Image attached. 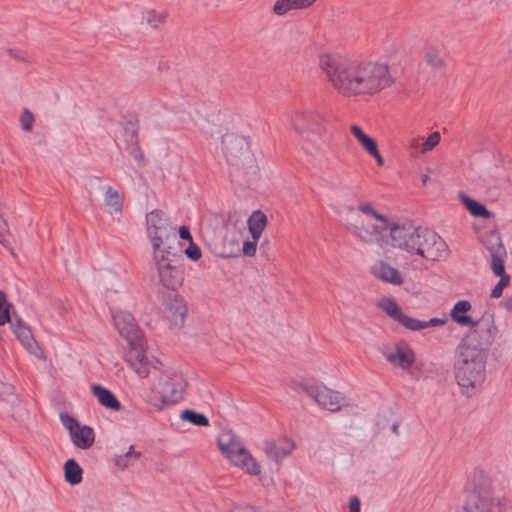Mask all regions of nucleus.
Masks as SVG:
<instances>
[{
  "label": "nucleus",
  "instance_id": "18",
  "mask_svg": "<svg viewBox=\"0 0 512 512\" xmlns=\"http://www.w3.org/2000/svg\"><path fill=\"white\" fill-rule=\"evenodd\" d=\"M294 448L295 443L292 440L282 438L277 441H266L263 450L267 457L279 462L290 455Z\"/></svg>",
  "mask_w": 512,
  "mask_h": 512
},
{
  "label": "nucleus",
  "instance_id": "12",
  "mask_svg": "<svg viewBox=\"0 0 512 512\" xmlns=\"http://www.w3.org/2000/svg\"><path fill=\"white\" fill-rule=\"evenodd\" d=\"M158 385L162 403L173 404L183 398L188 383L183 373L169 370L160 376Z\"/></svg>",
  "mask_w": 512,
  "mask_h": 512
},
{
  "label": "nucleus",
  "instance_id": "31",
  "mask_svg": "<svg viewBox=\"0 0 512 512\" xmlns=\"http://www.w3.org/2000/svg\"><path fill=\"white\" fill-rule=\"evenodd\" d=\"M141 456L140 452L134 450V446H130L128 451L115 458V465L120 469H125L134 462H136Z\"/></svg>",
  "mask_w": 512,
  "mask_h": 512
},
{
  "label": "nucleus",
  "instance_id": "6",
  "mask_svg": "<svg viewBox=\"0 0 512 512\" xmlns=\"http://www.w3.org/2000/svg\"><path fill=\"white\" fill-rule=\"evenodd\" d=\"M222 151L231 174L246 173L255 169V160L247 138L235 133H226L222 137Z\"/></svg>",
  "mask_w": 512,
  "mask_h": 512
},
{
  "label": "nucleus",
  "instance_id": "13",
  "mask_svg": "<svg viewBox=\"0 0 512 512\" xmlns=\"http://www.w3.org/2000/svg\"><path fill=\"white\" fill-rule=\"evenodd\" d=\"M304 392L323 409L337 412L346 404L345 397L321 384H305Z\"/></svg>",
  "mask_w": 512,
  "mask_h": 512
},
{
  "label": "nucleus",
  "instance_id": "32",
  "mask_svg": "<svg viewBox=\"0 0 512 512\" xmlns=\"http://www.w3.org/2000/svg\"><path fill=\"white\" fill-rule=\"evenodd\" d=\"M424 58L427 64L430 65L432 68L440 69L444 67V60L441 57L439 49L436 47L428 46L425 49Z\"/></svg>",
  "mask_w": 512,
  "mask_h": 512
},
{
  "label": "nucleus",
  "instance_id": "49",
  "mask_svg": "<svg viewBox=\"0 0 512 512\" xmlns=\"http://www.w3.org/2000/svg\"><path fill=\"white\" fill-rule=\"evenodd\" d=\"M179 236L181 239L188 240L190 241V243L192 242V236L190 234L188 227L186 226H181L179 228Z\"/></svg>",
  "mask_w": 512,
  "mask_h": 512
},
{
  "label": "nucleus",
  "instance_id": "28",
  "mask_svg": "<svg viewBox=\"0 0 512 512\" xmlns=\"http://www.w3.org/2000/svg\"><path fill=\"white\" fill-rule=\"evenodd\" d=\"M350 131L356 138L358 143L369 155L378 148L376 141L367 134H365L358 125H352Z\"/></svg>",
  "mask_w": 512,
  "mask_h": 512
},
{
  "label": "nucleus",
  "instance_id": "25",
  "mask_svg": "<svg viewBox=\"0 0 512 512\" xmlns=\"http://www.w3.org/2000/svg\"><path fill=\"white\" fill-rule=\"evenodd\" d=\"M92 392L102 406L116 411L121 408L118 399L108 389L95 384L92 386Z\"/></svg>",
  "mask_w": 512,
  "mask_h": 512
},
{
  "label": "nucleus",
  "instance_id": "40",
  "mask_svg": "<svg viewBox=\"0 0 512 512\" xmlns=\"http://www.w3.org/2000/svg\"><path fill=\"white\" fill-rule=\"evenodd\" d=\"M144 20L152 28H157L159 26V24L162 22L163 17L161 14L157 13L156 11L149 10L145 13Z\"/></svg>",
  "mask_w": 512,
  "mask_h": 512
},
{
  "label": "nucleus",
  "instance_id": "30",
  "mask_svg": "<svg viewBox=\"0 0 512 512\" xmlns=\"http://www.w3.org/2000/svg\"><path fill=\"white\" fill-rule=\"evenodd\" d=\"M180 418L183 421H187L195 426H208L209 419L202 413L194 410L186 409L181 412Z\"/></svg>",
  "mask_w": 512,
  "mask_h": 512
},
{
  "label": "nucleus",
  "instance_id": "19",
  "mask_svg": "<svg viewBox=\"0 0 512 512\" xmlns=\"http://www.w3.org/2000/svg\"><path fill=\"white\" fill-rule=\"evenodd\" d=\"M371 273L384 282L400 285L403 278L399 271L384 261H378L371 267Z\"/></svg>",
  "mask_w": 512,
  "mask_h": 512
},
{
  "label": "nucleus",
  "instance_id": "23",
  "mask_svg": "<svg viewBox=\"0 0 512 512\" xmlns=\"http://www.w3.org/2000/svg\"><path fill=\"white\" fill-rule=\"evenodd\" d=\"M472 308L471 303L468 300H460L456 302L451 309L450 317L451 319L460 325L461 327H466L469 325H474V319L467 315Z\"/></svg>",
  "mask_w": 512,
  "mask_h": 512
},
{
  "label": "nucleus",
  "instance_id": "20",
  "mask_svg": "<svg viewBox=\"0 0 512 512\" xmlns=\"http://www.w3.org/2000/svg\"><path fill=\"white\" fill-rule=\"evenodd\" d=\"M124 198L116 189L111 186L105 188L104 205L110 215L119 217L122 215Z\"/></svg>",
  "mask_w": 512,
  "mask_h": 512
},
{
  "label": "nucleus",
  "instance_id": "54",
  "mask_svg": "<svg viewBox=\"0 0 512 512\" xmlns=\"http://www.w3.org/2000/svg\"><path fill=\"white\" fill-rule=\"evenodd\" d=\"M502 306L508 310V311H512V297L510 298H506L503 302H502Z\"/></svg>",
  "mask_w": 512,
  "mask_h": 512
},
{
  "label": "nucleus",
  "instance_id": "37",
  "mask_svg": "<svg viewBox=\"0 0 512 512\" xmlns=\"http://www.w3.org/2000/svg\"><path fill=\"white\" fill-rule=\"evenodd\" d=\"M35 122L34 114L27 108H24L21 112L20 116V124L21 128L25 132H31L33 129V124Z\"/></svg>",
  "mask_w": 512,
  "mask_h": 512
},
{
  "label": "nucleus",
  "instance_id": "56",
  "mask_svg": "<svg viewBox=\"0 0 512 512\" xmlns=\"http://www.w3.org/2000/svg\"><path fill=\"white\" fill-rule=\"evenodd\" d=\"M1 387L4 389V391L8 394L12 392V387L10 385L1 384Z\"/></svg>",
  "mask_w": 512,
  "mask_h": 512
},
{
  "label": "nucleus",
  "instance_id": "55",
  "mask_svg": "<svg viewBox=\"0 0 512 512\" xmlns=\"http://www.w3.org/2000/svg\"><path fill=\"white\" fill-rule=\"evenodd\" d=\"M391 430L393 431V433L395 435H399V425L398 423H394L392 426H391Z\"/></svg>",
  "mask_w": 512,
  "mask_h": 512
},
{
  "label": "nucleus",
  "instance_id": "2",
  "mask_svg": "<svg viewBox=\"0 0 512 512\" xmlns=\"http://www.w3.org/2000/svg\"><path fill=\"white\" fill-rule=\"evenodd\" d=\"M486 358L487 353L481 348L466 343H460L457 347L454 372L464 395L472 396L483 384Z\"/></svg>",
  "mask_w": 512,
  "mask_h": 512
},
{
  "label": "nucleus",
  "instance_id": "45",
  "mask_svg": "<svg viewBox=\"0 0 512 512\" xmlns=\"http://www.w3.org/2000/svg\"><path fill=\"white\" fill-rule=\"evenodd\" d=\"M257 248V240L246 241L243 243L242 252L246 256H254Z\"/></svg>",
  "mask_w": 512,
  "mask_h": 512
},
{
  "label": "nucleus",
  "instance_id": "10",
  "mask_svg": "<svg viewBox=\"0 0 512 512\" xmlns=\"http://www.w3.org/2000/svg\"><path fill=\"white\" fill-rule=\"evenodd\" d=\"M147 233L152 242L153 251L167 248L170 237L175 239V229L169 224L161 210H153L146 216Z\"/></svg>",
  "mask_w": 512,
  "mask_h": 512
},
{
  "label": "nucleus",
  "instance_id": "41",
  "mask_svg": "<svg viewBox=\"0 0 512 512\" xmlns=\"http://www.w3.org/2000/svg\"><path fill=\"white\" fill-rule=\"evenodd\" d=\"M60 419L63 426L69 430L70 434L73 433L76 430V428L80 426V424L73 417L66 413H62L60 415Z\"/></svg>",
  "mask_w": 512,
  "mask_h": 512
},
{
  "label": "nucleus",
  "instance_id": "46",
  "mask_svg": "<svg viewBox=\"0 0 512 512\" xmlns=\"http://www.w3.org/2000/svg\"><path fill=\"white\" fill-rule=\"evenodd\" d=\"M7 53H8V55L11 58H13V59H15L17 61L29 62V57L27 56L26 53H24L21 50H18V49H8Z\"/></svg>",
  "mask_w": 512,
  "mask_h": 512
},
{
  "label": "nucleus",
  "instance_id": "39",
  "mask_svg": "<svg viewBox=\"0 0 512 512\" xmlns=\"http://www.w3.org/2000/svg\"><path fill=\"white\" fill-rule=\"evenodd\" d=\"M6 302V296L3 291L0 290V325L5 323H10V321L14 318L9 315V311L4 304Z\"/></svg>",
  "mask_w": 512,
  "mask_h": 512
},
{
  "label": "nucleus",
  "instance_id": "51",
  "mask_svg": "<svg viewBox=\"0 0 512 512\" xmlns=\"http://www.w3.org/2000/svg\"><path fill=\"white\" fill-rule=\"evenodd\" d=\"M370 155L375 158V160H376V162H377V164L379 166H383L384 165V158L379 153L378 148L373 153H371Z\"/></svg>",
  "mask_w": 512,
  "mask_h": 512
},
{
  "label": "nucleus",
  "instance_id": "53",
  "mask_svg": "<svg viewBox=\"0 0 512 512\" xmlns=\"http://www.w3.org/2000/svg\"><path fill=\"white\" fill-rule=\"evenodd\" d=\"M231 512H255L251 506H237Z\"/></svg>",
  "mask_w": 512,
  "mask_h": 512
},
{
  "label": "nucleus",
  "instance_id": "1",
  "mask_svg": "<svg viewBox=\"0 0 512 512\" xmlns=\"http://www.w3.org/2000/svg\"><path fill=\"white\" fill-rule=\"evenodd\" d=\"M326 81L343 97L373 96L391 87L395 78L386 63L348 59L336 53L319 56Z\"/></svg>",
  "mask_w": 512,
  "mask_h": 512
},
{
  "label": "nucleus",
  "instance_id": "24",
  "mask_svg": "<svg viewBox=\"0 0 512 512\" xmlns=\"http://www.w3.org/2000/svg\"><path fill=\"white\" fill-rule=\"evenodd\" d=\"M70 436L73 444L80 449H88L94 443V431L86 425H80Z\"/></svg>",
  "mask_w": 512,
  "mask_h": 512
},
{
  "label": "nucleus",
  "instance_id": "5",
  "mask_svg": "<svg viewBox=\"0 0 512 512\" xmlns=\"http://www.w3.org/2000/svg\"><path fill=\"white\" fill-rule=\"evenodd\" d=\"M218 446L234 466L250 475H260V465L232 430H223L220 433L218 437Z\"/></svg>",
  "mask_w": 512,
  "mask_h": 512
},
{
  "label": "nucleus",
  "instance_id": "44",
  "mask_svg": "<svg viewBox=\"0 0 512 512\" xmlns=\"http://www.w3.org/2000/svg\"><path fill=\"white\" fill-rule=\"evenodd\" d=\"M230 245H231L230 249H229V250H227V251H224V252L221 254V256H222L223 258H231V257H236V256H238V255H239V253H240V251H241L239 242H238V241H234V240H232V241L230 242Z\"/></svg>",
  "mask_w": 512,
  "mask_h": 512
},
{
  "label": "nucleus",
  "instance_id": "52",
  "mask_svg": "<svg viewBox=\"0 0 512 512\" xmlns=\"http://www.w3.org/2000/svg\"><path fill=\"white\" fill-rule=\"evenodd\" d=\"M410 148L414 151H420L421 152V144L419 143V140L417 138H412L410 141Z\"/></svg>",
  "mask_w": 512,
  "mask_h": 512
},
{
  "label": "nucleus",
  "instance_id": "43",
  "mask_svg": "<svg viewBox=\"0 0 512 512\" xmlns=\"http://www.w3.org/2000/svg\"><path fill=\"white\" fill-rule=\"evenodd\" d=\"M129 153L138 162L139 165L142 166L144 164V154L138 146L137 142L131 145Z\"/></svg>",
  "mask_w": 512,
  "mask_h": 512
},
{
  "label": "nucleus",
  "instance_id": "11",
  "mask_svg": "<svg viewBox=\"0 0 512 512\" xmlns=\"http://www.w3.org/2000/svg\"><path fill=\"white\" fill-rule=\"evenodd\" d=\"M414 255H419L429 261H440L449 256V248L436 232L422 228Z\"/></svg>",
  "mask_w": 512,
  "mask_h": 512
},
{
  "label": "nucleus",
  "instance_id": "38",
  "mask_svg": "<svg viewBox=\"0 0 512 512\" xmlns=\"http://www.w3.org/2000/svg\"><path fill=\"white\" fill-rule=\"evenodd\" d=\"M441 135L438 131L431 133L421 144V153L425 154L432 151L440 142Z\"/></svg>",
  "mask_w": 512,
  "mask_h": 512
},
{
  "label": "nucleus",
  "instance_id": "48",
  "mask_svg": "<svg viewBox=\"0 0 512 512\" xmlns=\"http://www.w3.org/2000/svg\"><path fill=\"white\" fill-rule=\"evenodd\" d=\"M349 509H350V512H360L361 502L357 496H353L350 498Z\"/></svg>",
  "mask_w": 512,
  "mask_h": 512
},
{
  "label": "nucleus",
  "instance_id": "4",
  "mask_svg": "<svg viewBox=\"0 0 512 512\" xmlns=\"http://www.w3.org/2000/svg\"><path fill=\"white\" fill-rule=\"evenodd\" d=\"M326 114L317 107L308 106L295 113L292 117L291 125L305 141L304 149L306 153L315 155L320 151V146L313 144L309 134L321 135L326 131Z\"/></svg>",
  "mask_w": 512,
  "mask_h": 512
},
{
  "label": "nucleus",
  "instance_id": "16",
  "mask_svg": "<svg viewBox=\"0 0 512 512\" xmlns=\"http://www.w3.org/2000/svg\"><path fill=\"white\" fill-rule=\"evenodd\" d=\"M384 355L390 364L403 370L409 369L415 361L413 350L404 342L397 344L394 350L387 351Z\"/></svg>",
  "mask_w": 512,
  "mask_h": 512
},
{
  "label": "nucleus",
  "instance_id": "17",
  "mask_svg": "<svg viewBox=\"0 0 512 512\" xmlns=\"http://www.w3.org/2000/svg\"><path fill=\"white\" fill-rule=\"evenodd\" d=\"M187 308L182 297L174 295L167 299L165 306V315L170 323L175 327H182L184 324Z\"/></svg>",
  "mask_w": 512,
  "mask_h": 512
},
{
  "label": "nucleus",
  "instance_id": "58",
  "mask_svg": "<svg viewBox=\"0 0 512 512\" xmlns=\"http://www.w3.org/2000/svg\"><path fill=\"white\" fill-rule=\"evenodd\" d=\"M347 209H348V211H350V212L354 211V207H353V206H349Z\"/></svg>",
  "mask_w": 512,
  "mask_h": 512
},
{
  "label": "nucleus",
  "instance_id": "36",
  "mask_svg": "<svg viewBox=\"0 0 512 512\" xmlns=\"http://www.w3.org/2000/svg\"><path fill=\"white\" fill-rule=\"evenodd\" d=\"M397 322H399L404 327L412 331H419L425 329V325H423L421 320L410 317L404 313H402Z\"/></svg>",
  "mask_w": 512,
  "mask_h": 512
},
{
  "label": "nucleus",
  "instance_id": "50",
  "mask_svg": "<svg viewBox=\"0 0 512 512\" xmlns=\"http://www.w3.org/2000/svg\"><path fill=\"white\" fill-rule=\"evenodd\" d=\"M299 10L312 6L317 0H295Z\"/></svg>",
  "mask_w": 512,
  "mask_h": 512
},
{
  "label": "nucleus",
  "instance_id": "7",
  "mask_svg": "<svg viewBox=\"0 0 512 512\" xmlns=\"http://www.w3.org/2000/svg\"><path fill=\"white\" fill-rule=\"evenodd\" d=\"M170 249L167 247L153 251V262L161 285L175 291L183 283L184 270L181 255Z\"/></svg>",
  "mask_w": 512,
  "mask_h": 512
},
{
  "label": "nucleus",
  "instance_id": "57",
  "mask_svg": "<svg viewBox=\"0 0 512 512\" xmlns=\"http://www.w3.org/2000/svg\"><path fill=\"white\" fill-rule=\"evenodd\" d=\"M429 180V177L427 175L422 176V183L425 185L427 181Z\"/></svg>",
  "mask_w": 512,
  "mask_h": 512
},
{
  "label": "nucleus",
  "instance_id": "47",
  "mask_svg": "<svg viewBox=\"0 0 512 512\" xmlns=\"http://www.w3.org/2000/svg\"><path fill=\"white\" fill-rule=\"evenodd\" d=\"M425 328L443 326L446 323L445 318H431L429 321H422Z\"/></svg>",
  "mask_w": 512,
  "mask_h": 512
},
{
  "label": "nucleus",
  "instance_id": "35",
  "mask_svg": "<svg viewBox=\"0 0 512 512\" xmlns=\"http://www.w3.org/2000/svg\"><path fill=\"white\" fill-rule=\"evenodd\" d=\"M357 210L366 216H370V217L378 220L381 223H387V221H389L385 215L378 213L373 208L372 204L369 202L359 203L357 206Z\"/></svg>",
  "mask_w": 512,
  "mask_h": 512
},
{
  "label": "nucleus",
  "instance_id": "9",
  "mask_svg": "<svg viewBox=\"0 0 512 512\" xmlns=\"http://www.w3.org/2000/svg\"><path fill=\"white\" fill-rule=\"evenodd\" d=\"M474 325H469L470 331L461 343L473 345L483 349L487 348L494 342L498 329L495 325L493 314H484L479 319H474Z\"/></svg>",
  "mask_w": 512,
  "mask_h": 512
},
{
  "label": "nucleus",
  "instance_id": "8",
  "mask_svg": "<svg viewBox=\"0 0 512 512\" xmlns=\"http://www.w3.org/2000/svg\"><path fill=\"white\" fill-rule=\"evenodd\" d=\"M484 245L491 256V269L496 276L500 277L499 282L492 289L490 296L492 298L501 297L504 288L510 283V276L505 272L504 262L507 257V251L502 242L498 231H490L484 240Z\"/></svg>",
  "mask_w": 512,
  "mask_h": 512
},
{
  "label": "nucleus",
  "instance_id": "42",
  "mask_svg": "<svg viewBox=\"0 0 512 512\" xmlns=\"http://www.w3.org/2000/svg\"><path fill=\"white\" fill-rule=\"evenodd\" d=\"M185 254L188 258L194 261L200 259L202 255L200 247L193 242H191L190 245L185 249Z\"/></svg>",
  "mask_w": 512,
  "mask_h": 512
},
{
  "label": "nucleus",
  "instance_id": "15",
  "mask_svg": "<svg viewBox=\"0 0 512 512\" xmlns=\"http://www.w3.org/2000/svg\"><path fill=\"white\" fill-rule=\"evenodd\" d=\"M389 228V221L380 225L366 223L362 219H356L348 224V231L360 242L373 244L380 240L383 233Z\"/></svg>",
  "mask_w": 512,
  "mask_h": 512
},
{
  "label": "nucleus",
  "instance_id": "26",
  "mask_svg": "<svg viewBox=\"0 0 512 512\" xmlns=\"http://www.w3.org/2000/svg\"><path fill=\"white\" fill-rule=\"evenodd\" d=\"M247 223L252 238L258 240L267 224V217L263 212L257 210L251 214Z\"/></svg>",
  "mask_w": 512,
  "mask_h": 512
},
{
  "label": "nucleus",
  "instance_id": "22",
  "mask_svg": "<svg viewBox=\"0 0 512 512\" xmlns=\"http://www.w3.org/2000/svg\"><path fill=\"white\" fill-rule=\"evenodd\" d=\"M492 501L488 496L473 492L468 495L460 512H491Z\"/></svg>",
  "mask_w": 512,
  "mask_h": 512
},
{
  "label": "nucleus",
  "instance_id": "34",
  "mask_svg": "<svg viewBox=\"0 0 512 512\" xmlns=\"http://www.w3.org/2000/svg\"><path fill=\"white\" fill-rule=\"evenodd\" d=\"M291 10H299L295 0H277L272 8L277 16H283Z\"/></svg>",
  "mask_w": 512,
  "mask_h": 512
},
{
  "label": "nucleus",
  "instance_id": "21",
  "mask_svg": "<svg viewBox=\"0 0 512 512\" xmlns=\"http://www.w3.org/2000/svg\"><path fill=\"white\" fill-rule=\"evenodd\" d=\"M11 327L19 339V341L32 353H34L37 347L36 341L32 335V332L28 326H26L20 319L14 317L10 321Z\"/></svg>",
  "mask_w": 512,
  "mask_h": 512
},
{
  "label": "nucleus",
  "instance_id": "14",
  "mask_svg": "<svg viewBox=\"0 0 512 512\" xmlns=\"http://www.w3.org/2000/svg\"><path fill=\"white\" fill-rule=\"evenodd\" d=\"M421 229L422 227H414L412 225H391L389 223L388 230L390 231L391 246L414 255Z\"/></svg>",
  "mask_w": 512,
  "mask_h": 512
},
{
  "label": "nucleus",
  "instance_id": "29",
  "mask_svg": "<svg viewBox=\"0 0 512 512\" xmlns=\"http://www.w3.org/2000/svg\"><path fill=\"white\" fill-rule=\"evenodd\" d=\"M461 200L473 216L482 218H490L492 216V212H490L483 204L477 202L476 200L466 195H461Z\"/></svg>",
  "mask_w": 512,
  "mask_h": 512
},
{
  "label": "nucleus",
  "instance_id": "33",
  "mask_svg": "<svg viewBox=\"0 0 512 512\" xmlns=\"http://www.w3.org/2000/svg\"><path fill=\"white\" fill-rule=\"evenodd\" d=\"M379 307L395 321L402 315V311L395 300L384 298L379 302Z\"/></svg>",
  "mask_w": 512,
  "mask_h": 512
},
{
  "label": "nucleus",
  "instance_id": "27",
  "mask_svg": "<svg viewBox=\"0 0 512 512\" xmlns=\"http://www.w3.org/2000/svg\"><path fill=\"white\" fill-rule=\"evenodd\" d=\"M83 470L74 459H69L64 464L65 480L71 485H77L82 481Z\"/></svg>",
  "mask_w": 512,
  "mask_h": 512
},
{
  "label": "nucleus",
  "instance_id": "3",
  "mask_svg": "<svg viewBox=\"0 0 512 512\" xmlns=\"http://www.w3.org/2000/svg\"><path fill=\"white\" fill-rule=\"evenodd\" d=\"M112 317L116 330L125 338L130 347L126 357L127 362L139 377H148L150 363L145 355V341L134 317L125 311L116 312Z\"/></svg>",
  "mask_w": 512,
  "mask_h": 512
}]
</instances>
